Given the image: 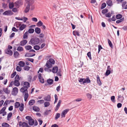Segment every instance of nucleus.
I'll list each match as a JSON object with an SVG mask.
<instances>
[{"mask_svg": "<svg viewBox=\"0 0 127 127\" xmlns=\"http://www.w3.org/2000/svg\"><path fill=\"white\" fill-rule=\"evenodd\" d=\"M39 41V39L38 38H32L29 42V44H30L35 45L38 44Z\"/></svg>", "mask_w": 127, "mask_h": 127, "instance_id": "1", "label": "nucleus"}, {"mask_svg": "<svg viewBox=\"0 0 127 127\" xmlns=\"http://www.w3.org/2000/svg\"><path fill=\"white\" fill-rule=\"evenodd\" d=\"M21 25V24H20L19 23H17L16 24V27L18 28L19 26H20L19 28V30L21 31L23 30L26 27V25L23 24Z\"/></svg>", "mask_w": 127, "mask_h": 127, "instance_id": "2", "label": "nucleus"}, {"mask_svg": "<svg viewBox=\"0 0 127 127\" xmlns=\"http://www.w3.org/2000/svg\"><path fill=\"white\" fill-rule=\"evenodd\" d=\"M13 14V13L11 10H8L4 12L3 15H4L11 16Z\"/></svg>", "mask_w": 127, "mask_h": 127, "instance_id": "3", "label": "nucleus"}, {"mask_svg": "<svg viewBox=\"0 0 127 127\" xmlns=\"http://www.w3.org/2000/svg\"><path fill=\"white\" fill-rule=\"evenodd\" d=\"M69 110V109H66L64 110L62 113L61 114V117L62 118H64L65 117V115L68 112Z\"/></svg>", "mask_w": 127, "mask_h": 127, "instance_id": "4", "label": "nucleus"}, {"mask_svg": "<svg viewBox=\"0 0 127 127\" xmlns=\"http://www.w3.org/2000/svg\"><path fill=\"white\" fill-rule=\"evenodd\" d=\"M18 88L15 87L13 88L12 92V94L13 95H16L18 93Z\"/></svg>", "mask_w": 127, "mask_h": 127, "instance_id": "5", "label": "nucleus"}, {"mask_svg": "<svg viewBox=\"0 0 127 127\" xmlns=\"http://www.w3.org/2000/svg\"><path fill=\"white\" fill-rule=\"evenodd\" d=\"M28 89V87L24 86L21 88L20 91L21 92L23 93V94L25 93H28V91H27Z\"/></svg>", "mask_w": 127, "mask_h": 127, "instance_id": "6", "label": "nucleus"}, {"mask_svg": "<svg viewBox=\"0 0 127 127\" xmlns=\"http://www.w3.org/2000/svg\"><path fill=\"white\" fill-rule=\"evenodd\" d=\"M23 3V1L21 0L17 1L15 2V4L16 7H19Z\"/></svg>", "mask_w": 127, "mask_h": 127, "instance_id": "7", "label": "nucleus"}, {"mask_svg": "<svg viewBox=\"0 0 127 127\" xmlns=\"http://www.w3.org/2000/svg\"><path fill=\"white\" fill-rule=\"evenodd\" d=\"M5 52L6 54H8L10 56H12L13 54L12 51L11 50L9 49H6L5 50Z\"/></svg>", "mask_w": 127, "mask_h": 127, "instance_id": "8", "label": "nucleus"}, {"mask_svg": "<svg viewBox=\"0 0 127 127\" xmlns=\"http://www.w3.org/2000/svg\"><path fill=\"white\" fill-rule=\"evenodd\" d=\"M27 42V41L26 40L21 41L19 43V45L24 46L25 45Z\"/></svg>", "mask_w": 127, "mask_h": 127, "instance_id": "9", "label": "nucleus"}, {"mask_svg": "<svg viewBox=\"0 0 127 127\" xmlns=\"http://www.w3.org/2000/svg\"><path fill=\"white\" fill-rule=\"evenodd\" d=\"M62 102V101L61 100H59L57 104V105H56V108L55 109V110L56 111H57L58 109L59 108L60 106V104Z\"/></svg>", "mask_w": 127, "mask_h": 127, "instance_id": "10", "label": "nucleus"}, {"mask_svg": "<svg viewBox=\"0 0 127 127\" xmlns=\"http://www.w3.org/2000/svg\"><path fill=\"white\" fill-rule=\"evenodd\" d=\"M96 79L97 83L99 86L101 85L102 84V83L100 80L99 77L98 75L97 76Z\"/></svg>", "mask_w": 127, "mask_h": 127, "instance_id": "11", "label": "nucleus"}, {"mask_svg": "<svg viewBox=\"0 0 127 127\" xmlns=\"http://www.w3.org/2000/svg\"><path fill=\"white\" fill-rule=\"evenodd\" d=\"M51 98L50 96L49 95H48L47 96L45 97L44 98V99L45 101H51Z\"/></svg>", "mask_w": 127, "mask_h": 127, "instance_id": "12", "label": "nucleus"}, {"mask_svg": "<svg viewBox=\"0 0 127 127\" xmlns=\"http://www.w3.org/2000/svg\"><path fill=\"white\" fill-rule=\"evenodd\" d=\"M124 99V97L123 95L121 96V95H120L118 96V100L120 101L121 102H122Z\"/></svg>", "mask_w": 127, "mask_h": 127, "instance_id": "13", "label": "nucleus"}, {"mask_svg": "<svg viewBox=\"0 0 127 127\" xmlns=\"http://www.w3.org/2000/svg\"><path fill=\"white\" fill-rule=\"evenodd\" d=\"M19 54V53L17 51H15L14 53V57L16 58H17L18 57Z\"/></svg>", "mask_w": 127, "mask_h": 127, "instance_id": "14", "label": "nucleus"}, {"mask_svg": "<svg viewBox=\"0 0 127 127\" xmlns=\"http://www.w3.org/2000/svg\"><path fill=\"white\" fill-rule=\"evenodd\" d=\"M58 68L57 66H55L53 67L52 71L53 73H56L57 72Z\"/></svg>", "mask_w": 127, "mask_h": 127, "instance_id": "15", "label": "nucleus"}, {"mask_svg": "<svg viewBox=\"0 0 127 127\" xmlns=\"http://www.w3.org/2000/svg\"><path fill=\"white\" fill-rule=\"evenodd\" d=\"M52 64L47 61L45 64V66L48 68H50L52 67Z\"/></svg>", "mask_w": 127, "mask_h": 127, "instance_id": "16", "label": "nucleus"}, {"mask_svg": "<svg viewBox=\"0 0 127 127\" xmlns=\"http://www.w3.org/2000/svg\"><path fill=\"white\" fill-rule=\"evenodd\" d=\"M29 124L30 126H32L34 123V121L33 119H31L29 121Z\"/></svg>", "mask_w": 127, "mask_h": 127, "instance_id": "17", "label": "nucleus"}, {"mask_svg": "<svg viewBox=\"0 0 127 127\" xmlns=\"http://www.w3.org/2000/svg\"><path fill=\"white\" fill-rule=\"evenodd\" d=\"M91 81L90 80L89 78L88 77L86 79H84V81L83 84L85 83H90Z\"/></svg>", "mask_w": 127, "mask_h": 127, "instance_id": "18", "label": "nucleus"}, {"mask_svg": "<svg viewBox=\"0 0 127 127\" xmlns=\"http://www.w3.org/2000/svg\"><path fill=\"white\" fill-rule=\"evenodd\" d=\"M30 6L29 4H28L26 5V8L25 10V13H27L30 10Z\"/></svg>", "mask_w": 127, "mask_h": 127, "instance_id": "19", "label": "nucleus"}, {"mask_svg": "<svg viewBox=\"0 0 127 127\" xmlns=\"http://www.w3.org/2000/svg\"><path fill=\"white\" fill-rule=\"evenodd\" d=\"M19 110L21 111H23L24 109V104L23 103H21L19 106Z\"/></svg>", "mask_w": 127, "mask_h": 127, "instance_id": "20", "label": "nucleus"}, {"mask_svg": "<svg viewBox=\"0 0 127 127\" xmlns=\"http://www.w3.org/2000/svg\"><path fill=\"white\" fill-rule=\"evenodd\" d=\"M33 109L34 111L36 112H38L40 110L39 108L36 106H34L33 107Z\"/></svg>", "mask_w": 127, "mask_h": 127, "instance_id": "21", "label": "nucleus"}, {"mask_svg": "<svg viewBox=\"0 0 127 127\" xmlns=\"http://www.w3.org/2000/svg\"><path fill=\"white\" fill-rule=\"evenodd\" d=\"M3 90L5 93L7 94H9L10 92V91L9 90H8V88H3Z\"/></svg>", "mask_w": 127, "mask_h": 127, "instance_id": "22", "label": "nucleus"}, {"mask_svg": "<svg viewBox=\"0 0 127 127\" xmlns=\"http://www.w3.org/2000/svg\"><path fill=\"white\" fill-rule=\"evenodd\" d=\"M35 32L37 34H39L40 33L41 30L40 28L36 27L35 29Z\"/></svg>", "mask_w": 127, "mask_h": 127, "instance_id": "23", "label": "nucleus"}, {"mask_svg": "<svg viewBox=\"0 0 127 127\" xmlns=\"http://www.w3.org/2000/svg\"><path fill=\"white\" fill-rule=\"evenodd\" d=\"M25 62L23 61H21L19 62L18 64L20 67H23L25 65Z\"/></svg>", "mask_w": 127, "mask_h": 127, "instance_id": "24", "label": "nucleus"}, {"mask_svg": "<svg viewBox=\"0 0 127 127\" xmlns=\"http://www.w3.org/2000/svg\"><path fill=\"white\" fill-rule=\"evenodd\" d=\"M14 85L16 86H18L20 85V83L18 81H16V80H15L14 81Z\"/></svg>", "mask_w": 127, "mask_h": 127, "instance_id": "25", "label": "nucleus"}, {"mask_svg": "<svg viewBox=\"0 0 127 127\" xmlns=\"http://www.w3.org/2000/svg\"><path fill=\"white\" fill-rule=\"evenodd\" d=\"M106 3L109 6H111L112 5V2L111 0H108L106 1Z\"/></svg>", "mask_w": 127, "mask_h": 127, "instance_id": "26", "label": "nucleus"}, {"mask_svg": "<svg viewBox=\"0 0 127 127\" xmlns=\"http://www.w3.org/2000/svg\"><path fill=\"white\" fill-rule=\"evenodd\" d=\"M28 1V4H29V5L31 6V4H32L34 2V0H27Z\"/></svg>", "mask_w": 127, "mask_h": 127, "instance_id": "27", "label": "nucleus"}, {"mask_svg": "<svg viewBox=\"0 0 127 127\" xmlns=\"http://www.w3.org/2000/svg\"><path fill=\"white\" fill-rule=\"evenodd\" d=\"M35 101L34 100L31 99L29 102V105L31 106L32 105L35 103Z\"/></svg>", "mask_w": 127, "mask_h": 127, "instance_id": "28", "label": "nucleus"}, {"mask_svg": "<svg viewBox=\"0 0 127 127\" xmlns=\"http://www.w3.org/2000/svg\"><path fill=\"white\" fill-rule=\"evenodd\" d=\"M48 62H49L52 64H54L55 63V61L53 59L50 58L49 60L47 61Z\"/></svg>", "mask_w": 127, "mask_h": 127, "instance_id": "29", "label": "nucleus"}, {"mask_svg": "<svg viewBox=\"0 0 127 127\" xmlns=\"http://www.w3.org/2000/svg\"><path fill=\"white\" fill-rule=\"evenodd\" d=\"M53 81L52 79H49L47 80V83L50 85H51L53 84Z\"/></svg>", "mask_w": 127, "mask_h": 127, "instance_id": "30", "label": "nucleus"}, {"mask_svg": "<svg viewBox=\"0 0 127 127\" xmlns=\"http://www.w3.org/2000/svg\"><path fill=\"white\" fill-rule=\"evenodd\" d=\"M20 104L19 102H16L15 103V108H18L20 106Z\"/></svg>", "mask_w": 127, "mask_h": 127, "instance_id": "31", "label": "nucleus"}, {"mask_svg": "<svg viewBox=\"0 0 127 127\" xmlns=\"http://www.w3.org/2000/svg\"><path fill=\"white\" fill-rule=\"evenodd\" d=\"M2 126L3 127H9V125L7 123H3L2 124Z\"/></svg>", "mask_w": 127, "mask_h": 127, "instance_id": "32", "label": "nucleus"}, {"mask_svg": "<svg viewBox=\"0 0 127 127\" xmlns=\"http://www.w3.org/2000/svg\"><path fill=\"white\" fill-rule=\"evenodd\" d=\"M14 6V4L13 3L10 2L9 3V7L10 9H12Z\"/></svg>", "mask_w": 127, "mask_h": 127, "instance_id": "33", "label": "nucleus"}, {"mask_svg": "<svg viewBox=\"0 0 127 127\" xmlns=\"http://www.w3.org/2000/svg\"><path fill=\"white\" fill-rule=\"evenodd\" d=\"M24 86L28 87V88L30 87V84L28 82H24Z\"/></svg>", "mask_w": 127, "mask_h": 127, "instance_id": "34", "label": "nucleus"}, {"mask_svg": "<svg viewBox=\"0 0 127 127\" xmlns=\"http://www.w3.org/2000/svg\"><path fill=\"white\" fill-rule=\"evenodd\" d=\"M43 24V23L41 21H40L37 23L36 25L38 27H40L42 26Z\"/></svg>", "mask_w": 127, "mask_h": 127, "instance_id": "35", "label": "nucleus"}, {"mask_svg": "<svg viewBox=\"0 0 127 127\" xmlns=\"http://www.w3.org/2000/svg\"><path fill=\"white\" fill-rule=\"evenodd\" d=\"M25 48L26 50H31L32 48V47L30 45H28L26 46Z\"/></svg>", "mask_w": 127, "mask_h": 127, "instance_id": "36", "label": "nucleus"}, {"mask_svg": "<svg viewBox=\"0 0 127 127\" xmlns=\"http://www.w3.org/2000/svg\"><path fill=\"white\" fill-rule=\"evenodd\" d=\"M122 17L121 14H117L116 16V18L117 19H119L121 18Z\"/></svg>", "mask_w": 127, "mask_h": 127, "instance_id": "37", "label": "nucleus"}, {"mask_svg": "<svg viewBox=\"0 0 127 127\" xmlns=\"http://www.w3.org/2000/svg\"><path fill=\"white\" fill-rule=\"evenodd\" d=\"M122 8L123 9H124V7L125 6V5L126 4H127V2L126 1H124L123 2H122Z\"/></svg>", "mask_w": 127, "mask_h": 127, "instance_id": "38", "label": "nucleus"}, {"mask_svg": "<svg viewBox=\"0 0 127 127\" xmlns=\"http://www.w3.org/2000/svg\"><path fill=\"white\" fill-rule=\"evenodd\" d=\"M107 40L109 46L110 47L112 48L113 47V46L111 42L109 39H108Z\"/></svg>", "mask_w": 127, "mask_h": 127, "instance_id": "39", "label": "nucleus"}, {"mask_svg": "<svg viewBox=\"0 0 127 127\" xmlns=\"http://www.w3.org/2000/svg\"><path fill=\"white\" fill-rule=\"evenodd\" d=\"M17 50L19 51H23V49L22 47L19 46L17 49Z\"/></svg>", "mask_w": 127, "mask_h": 127, "instance_id": "40", "label": "nucleus"}, {"mask_svg": "<svg viewBox=\"0 0 127 127\" xmlns=\"http://www.w3.org/2000/svg\"><path fill=\"white\" fill-rule=\"evenodd\" d=\"M23 127H29L28 124L25 122L22 123Z\"/></svg>", "mask_w": 127, "mask_h": 127, "instance_id": "41", "label": "nucleus"}, {"mask_svg": "<svg viewBox=\"0 0 127 127\" xmlns=\"http://www.w3.org/2000/svg\"><path fill=\"white\" fill-rule=\"evenodd\" d=\"M73 34L74 35H76L78 36H80V34L79 33V32L77 31H74L73 32Z\"/></svg>", "mask_w": 127, "mask_h": 127, "instance_id": "42", "label": "nucleus"}, {"mask_svg": "<svg viewBox=\"0 0 127 127\" xmlns=\"http://www.w3.org/2000/svg\"><path fill=\"white\" fill-rule=\"evenodd\" d=\"M34 49L36 50H38L40 48V46L38 45H35L34 47Z\"/></svg>", "mask_w": 127, "mask_h": 127, "instance_id": "43", "label": "nucleus"}, {"mask_svg": "<svg viewBox=\"0 0 127 127\" xmlns=\"http://www.w3.org/2000/svg\"><path fill=\"white\" fill-rule=\"evenodd\" d=\"M55 102H54V104L55 103H56L57 102L58 100V96H57V95L56 94H55Z\"/></svg>", "mask_w": 127, "mask_h": 127, "instance_id": "44", "label": "nucleus"}, {"mask_svg": "<svg viewBox=\"0 0 127 127\" xmlns=\"http://www.w3.org/2000/svg\"><path fill=\"white\" fill-rule=\"evenodd\" d=\"M106 6V4L105 3H102L100 8L101 9H102L105 8Z\"/></svg>", "mask_w": 127, "mask_h": 127, "instance_id": "45", "label": "nucleus"}, {"mask_svg": "<svg viewBox=\"0 0 127 127\" xmlns=\"http://www.w3.org/2000/svg\"><path fill=\"white\" fill-rule=\"evenodd\" d=\"M108 11V10L107 9L105 8L102 11V13L103 14L106 13Z\"/></svg>", "mask_w": 127, "mask_h": 127, "instance_id": "46", "label": "nucleus"}, {"mask_svg": "<svg viewBox=\"0 0 127 127\" xmlns=\"http://www.w3.org/2000/svg\"><path fill=\"white\" fill-rule=\"evenodd\" d=\"M60 116V114L59 113H57L56 115V116L55 118V120L59 118Z\"/></svg>", "mask_w": 127, "mask_h": 127, "instance_id": "47", "label": "nucleus"}, {"mask_svg": "<svg viewBox=\"0 0 127 127\" xmlns=\"http://www.w3.org/2000/svg\"><path fill=\"white\" fill-rule=\"evenodd\" d=\"M28 32H26L24 35L23 38L24 39H26L28 37Z\"/></svg>", "mask_w": 127, "mask_h": 127, "instance_id": "48", "label": "nucleus"}, {"mask_svg": "<svg viewBox=\"0 0 127 127\" xmlns=\"http://www.w3.org/2000/svg\"><path fill=\"white\" fill-rule=\"evenodd\" d=\"M30 68V67L26 65L24 68V69L25 70L28 71Z\"/></svg>", "mask_w": 127, "mask_h": 127, "instance_id": "49", "label": "nucleus"}, {"mask_svg": "<svg viewBox=\"0 0 127 127\" xmlns=\"http://www.w3.org/2000/svg\"><path fill=\"white\" fill-rule=\"evenodd\" d=\"M124 18H122L121 19L119 20H118L116 21V23L117 24H119V23L122 22L124 20Z\"/></svg>", "mask_w": 127, "mask_h": 127, "instance_id": "50", "label": "nucleus"}, {"mask_svg": "<svg viewBox=\"0 0 127 127\" xmlns=\"http://www.w3.org/2000/svg\"><path fill=\"white\" fill-rule=\"evenodd\" d=\"M110 71L109 69L107 70L105 73V75L108 76L110 74Z\"/></svg>", "mask_w": 127, "mask_h": 127, "instance_id": "51", "label": "nucleus"}, {"mask_svg": "<svg viewBox=\"0 0 127 127\" xmlns=\"http://www.w3.org/2000/svg\"><path fill=\"white\" fill-rule=\"evenodd\" d=\"M44 105L45 107H47L50 105V103L48 102H45L44 103Z\"/></svg>", "mask_w": 127, "mask_h": 127, "instance_id": "52", "label": "nucleus"}, {"mask_svg": "<svg viewBox=\"0 0 127 127\" xmlns=\"http://www.w3.org/2000/svg\"><path fill=\"white\" fill-rule=\"evenodd\" d=\"M20 79L19 75L18 74L17 75L15 78V80L19 81Z\"/></svg>", "mask_w": 127, "mask_h": 127, "instance_id": "53", "label": "nucleus"}, {"mask_svg": "<svg viewBox=\"0 0 127 127\" xmlns=\"http://www.w3.org/2000/svg\"><path fill=\"white\" fill-rule=\"evenodd\" d=\"M34 31V30L33 29H30L28 30V32L30 33H32Z\"/></svg>", "mask_w": 127, "mask_h": 127, "instance_id": "54", "label": "nucleus"}, {"mask_svg": "<svg viewBox=\"0 0 127 127\" xmlns=\"http://www.w3.org/2000/svg\"><path fill=\"white\" fill-rule=\"evenodd\" d=\"M12 115V114L11 112H10L8 114L7 116V120H9V118H10Z\"/></svg>", "mask_w": 127, "mask_h": 127, "instance_id": "55", "label": "nucleus"}, {"mask_svg": "<svg viewBox=\"0 0 127 127\" xmlns=\"http://www.w3.org/2000/svg\"><path fill=\"white\" fill-rule=\"evenodd\" d=\"M16 69L17 71H21L22 70V68L20 66H17L16 68Z\"/></svg>", "mask_w": 127, "mask_h": 127, "instance_id": "56", "label": "nucleus"}, {"mask_svg": "<svg viewBox=\"0 0 127 127\" xmlns=\"http://www.w3.org/2000/svg\"><path fill=\"white\" fill-rule=\"evenodd\" d=\"M26 59L32 63H33V61L34 60L33 59L30 58H26Z\"/></svg>", "mask_w": 127, "mask_h": 127, "instance_id": "57", "label": "nucleus"}, {"mask_svg": "<svg viewBox=\"0 0 127 127\" xmlns=\"http://www.w3.org/2000/svg\"><path fill=\"white\" fill-rule=\"evenodd\" d=\"M16 74V71L14 72L11 75V78H13Z\"/></svg>", "mask_w": 127, "mask_h": 127, "instance_id": "58", "label": "nucleus"}, {"mask_svg": "<svg viewBox=\"0 0 127 127\" xmlns=\"http://www.w3.org/2000/svg\"><path fill=\"white\" fill-rule=\"evenodd\" d=\"M87 55L89 59L91 60L92 59V57H91V53L90 52H89L87 54Z\"/></svg>", "mask_w": 127, "mask_h": 127, "instance_id": "59", "label": "nucleus"}, {"mask_svg": "<svg viewBox=\"0 0 127 127\" xmlns=\"http://www.w3.org/2000/svg\"><path fill=\"white\" fill-rule=\"evenodd\" d=\"M115 97L114 96H111V100L112 102H115Z\"/></svg>", "mask_w": 127, "mask_h": 127, "instance_id": "60", "label": "nucleus"}, {"mask_svg": "<svg viewBox=\"0 0 127 127\" xmlns=\"http://www.w3.org/2000/svg\"><path fill=\"white\" fill-rule=\"evenodd\" d=\"M98 53H99V52L100 51V50L101 49H102V48L101 47V46L99 45H98Z\"/></svg>", "mask_w": 127, "mask_h": 127, "instance_id": "61", "label": "nucleus"}, {"mask_svg": "<svg viewBox=\"0 0 127 127\" xmlns=\"http://www.w3.org/2000/svg\"><path fill=\"white\" fill-rule=\"evenodd\" d=\"M86 95L88 97V98H89L90 99H91L92 98V96L91 95L88 93L86 94Z\"/></svg>", "mask_w": 127, "mask_h": 127, "instance_id": "62", "label": "nucleus"}, {"mask_svg": "<svg viewBox=\"0 0 127 127\" xmlns=\"http://www.w3.org/2000/svg\"><path fill=\"white\" fill-rule=\"evenodd\" d=\"M39 81L41 83H44V80L43 78L42 77L40 79H39Z\"/></svg>", "mask_w": 127, "mask_h": 127, "instance_id": "63", "label": "nucleus"}, {"mask_svg": "<svg viewBox=\"0 0 127 127\" xmlns=\"http://www.w3.org/2000/svg\"><path fill=\"white\" fill-rule=\"evenodd\" d=\"M37 102L40 103V104H42L44 102V101L43 100H38Z\"/></svg>", "mask_w": 127, "mask_h": 127, "instance_id": "64", "label": "nucleus"}]
</instances>
